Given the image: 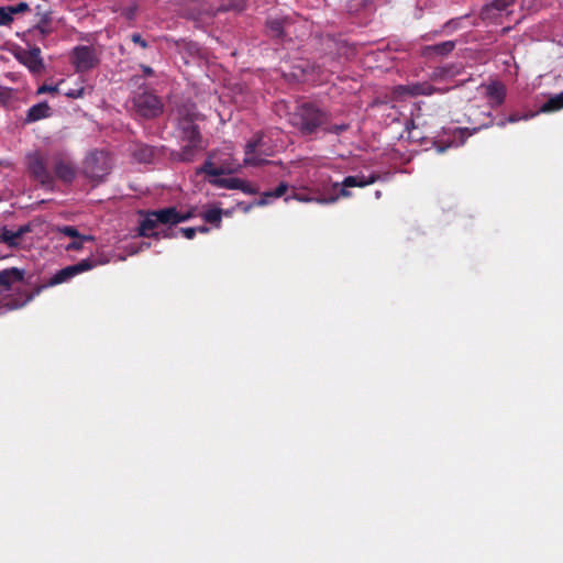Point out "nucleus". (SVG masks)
Returning <instances> with one entry per match:
<instances>
[{"instance_id": "38", "label": "nucleus", "mask_w": 563, "mask_h": 563, "mask_svg": "<svg viewBox=\"0 0 563 563\" xmlns=\"http://www.w3.org/2000/svg\"><path fill=\"white\" fill-rule=\"evenodd\" d=\"M137 15V7L129 5L122 9L121 16H123L126 21L131 22L136 19Z\"/></svg>"}, {"instance_id": "53", "label": "nucleus", "mask_w": 563, "mask_h": 563, "mask_svg": "<svg viewBox=\"0 0 563 563\" xmlns=\"http://www.w3.org/2000/svg\"><path fill=\"white\" fill-rule=\"evenodd\" d=\"M338 187H339L338 183L333 184V189H336Z\"/></svg>"}, {"instance_id": "47", "label": "nucleus", "mask_w": 563, "mask_h": 563, "mask_svg": "<svg viewBox=\"0 0 563 563\" xmlns=\"http://www.w3.org/2000/svg\"><path fill=\"white\" fill-rule=\"evenodd\" d=\"M238 189L249 195L256 194V189L245 180H243V186L239 187Z\"/></svg>"}, {"instance_id": "12", "label": "nucleus", "mask_w": 563, "mask_h": 563, "mask_svg": "<svg viewBox=\"0 0 563 563\" xmlns=\"http://www.w3.org/2000/svg\"><path fill=\"white\" fill-rule=\"evenodd\" d=\"M25 271L18 267H10L0 271V292L12 290L24 280Z\"/></svg>"}, {"instance_id": "16", "label": "nucleus", "mask_w": 563, "mask_h": 563, "mask_svg": "<svg viewBox=\"0 0 563 563\" xmlns=\"http://www.w3.org/2000/svg\"><path fill=\"white\" fill-rule=\"evenodd\" d=\"M434 91H435V89L428 82H417V84H412V85L398 86L395 89V92L398 96H409V97L429 96V95H432Z\"/></svg>"}, {"instance_id": "29", "label": "nucleus", "mask_w": 563, "mask_h": 563, "mask_svg": "<svg viewBox=\"0 0 563 563\" xmlns=\"http://www.w3.org/2000/svg\"><path fill=\"white\" fill-rule=\"evenodd\" d=\"M202 219L210 223L219 227L222 219V211L219 208H212L202 213Z\"/></svg>"}, {"instance_id": "24", "label": "nucleus", "mask_w": 563, "mask_h": 563, "mask_svg": "<svg viewBox=\"0 0 563 563\" xmlns=\"http://www.w3.org/2000/svg\"><path fill=\"white\" fill-rule=\"evenodd\" d=\"M561 109H563V91L551 96L541 107L542 112H554Z\"/></svg>"}, {"instance_id": "32", "label": "nucleus", "mask_w": 563, "mask_h": 563, "mask_svg": "<svg viewBox=\"0 0 563 563\" xmlns=\"http://www.w3.org/2000/svg\"><path fill=\"white\" fill-rule=\"evenodd\" d=\"M199 2V8L197 10V15H194V19L200 18L202 15L213 16L217 13V9L209 5L203 0H197Z\"/></svg>"}, {"instance_id": "13", "label": "nucleus", "mask_w": 563, "mask_h": 563, "mask_svg": "<svg viewBox=\"0 0 563 563\" xmlns=\"http://www.w3.org/2000/svg\"><path fill=\"white\" fill-rule=\"evenodd\" d=\"M507 96L506 86L498 80H493L485 86V97L490 107L496 108L501 106Z\"/></svg>"}, {"instance_id": "45", "label": "nucleus", "mask_w": 563, "mask_h": 563, "mask_svg": "<svg viewBox=\"0 0 563 563\" xmlns=\"http://www.w3.org/2000/svg\"><path fill=\"white\" fill-rule=\"evenodd\" d=\"M8 8L10 10V12L12 13V15L29 10V5L25 2H20L15 5H9Z\"/></svg>"}, {"instance_id": "27", "label": "nucleus", "mask_w": 563, "mask_h": 563, "mask_svg": "<svg viewBox=\"0 0 563 563\" xmlns=\"http://www.w3.org/2000/svg\"><path fill=\"white\" fill-rule=\"evenodd\" d=\"M288 190V185L286 183H280L274 190L266 191L263 194V198L260 201V205L267 203V198H279L283 197Z\"/></svg>"}, {"instance_id": "17", "label": "nucleus", "mask_w": 563, "mask_h": 563, "mask_svg": "<svg viewBox=\"0 0 563 563\" xmlns=\"http://www.w3.org/2000/svg\"><path fill=\"white\" fill-rule=\"evenodd\" d=\"M52 115V108L47 102H40L32 106L27 111L23 120L24 124H30L42 119L49 118Z\"/></svg>"}, {"instance_id": "6", "label": "nucleus", "mask_w": 563, "mask_h": 563, "mask_svg": "<svg viewBox=\"0 0 563 563\" xmlns=\"http://www.w3.org/2000/svg\"><path fill=\"white\" fill-rule=\"evenodd\" d=\"M53 169L56 178L64 183H71L76 177L74 163L60 153L53 156Z\"/></svg>"}, {"instance_id": "48", "label": "nucleus", "mask_w": 563, "mask_h": 563, "mask_svg": "<svg viewBox=\"0 0 563 563\" xmlns=\"http://www.w3.org/2000/svg\"><path fill=\"white\" fill-rule=\"evenodd\" d=\"M11 97V90L0 86V101L7 102Z\"/></svg>"}, {"instance_id": "22", "label": "nucleus", "mask_w": 563, "mask_h": 563, "mask_svg": "<svg viewBox=\"0 0 563 563\" xmlns=\"http://www.w3.org/2000/svg\"><path fill=\"white\" fill-rule=\"evenodd\" d=\"M76 276L75 269L73 265L66 266L59 269L56 274L52 276L46 286H55L68 282L73 277Z\"/></svg>"}, {"instance_id": "4", "label": "nucleus", "mask_w": 563, "mask_h": 563, "mask_svg": "<svg viewBox=\"0 0 563 563\" xmlns=\"http://www.w3.org/2000/svg\"><path fill=\"white\" fill-rule=\"evenodd\" d=\"M132 101L136 114L144 119H154L163 112V102L151 91L135 93Z\"/></svg>"}, {"instance_id": "52", "label": "nucleus", "mask_w": 563, "mask_h": 563, "mask_svg": "<svg viewBox=\"0 0 563 563\" xmlns=\"http://www.w3.org/2000/svg\"><path fill=\"white\" fill-rule=\"evenodd\" d=\"M33 297H34V295H29V296H27V298H26V300H25L24 302H27V301L32 300V299H33Z\"/></svg>"}, {"instance_id": "25", "label": "nucleus", "mask_w": 563, "mask_h": 563, "mask_svg": "<svg viewBox=\"0 0 563 563\" xmlns=\"http://www.w3.org/2000/svg\"><path fill=\"white\" fill-rule=\"evenodd\" d=\"M198 173H202V174H206L208 176H212L214 178H218L219 176L228 173L224 168L222 167H216L213 165V163L208 159L203 163V165L198 169Z\"/></svg>"}, {"instance_id": "50", "label": "nucleus", "mask_w": 563, "mask_h": 563, "mask_svg": "<svg viewBox=\"0 0 563 563\" xmlns=\"http://www.w3.org/2000/svg\"><path fill=\"white\" fill-rule=\"evenodd\" d=\"M140 67H141L142 71H143V75L145 77H151V76L154 75V70H153L152 67H150L147 65H141Z\"/></svg>"}, {"instance_id": "23", "label": "nucleus", "mask_w": 563, "mask_h": 563, "mask_svg": "<svg viewBox=\"0 0 563 563\" xmlns=\"http://www.w3.org/2000/svg\"><path fill=\"white\" fill-rule=\"evenodd\" d=\"M209 183L216 187L219 188H225V189H238L239 187L243 186V180L240 178H212L209 179Z\"/></svg>"}, {"instance_id": "19", "label": "nucleus", "mask_w": 563, "mask_h": 563, "mask_svg": "<svg viewBox=\"0 0 563 563\" xmlns=\"http://www.w3.org/2000/svg\"><path fill=\"white\" fill-rule=\"evenodd\" d=\"M109 262L106 256H90L74 264L76 275L93 269L97 266L104 265Z\"/></svg>"}, {"instance_id": "9", "label": "nucleus", "mask_w": 563, "mask_h": 563, "mask_svg": "<svg viewBox=\"0 0 563 563\" xmlns=\"http://www.w3.org/2000/svg\"><path fill=\"white\" fill-rule=\"evenodd\" d=\"M516 0H492L481 10L483 20H495L503 15H508L512 11Z\"/></svg>"}, {"instance_id": "1", "label": "nucleus", "mask_w": 563, "mask_h": 563, "mask_svg": "<svg viewBox=\"0 0 563 563\" xmlns=\"http://www.w3.org/2000/svg\"><path fill=\"white\" fill-rule=\"evenodd\" d=\"M330 113L317 104L305 102L296 107L291 114L290 122L296 126L302 135H311L323 129L330 121Z\"/></svg>"}, {"instance_id": "11", "label": "nucleus", "mask_w": 563, "mask_h": 563, "mask_svg": "<svg viewBox=\"0 0 563 563\" xmlns=\"http://www.w3.org/2000/svg\"><path fill=\"white\" fill-rule=\"evenodd\" d=\"M109 170L107 157L100 154H92L85 162V172L91 178L101 179Z\"/></svg>"}, {"instance_id": "21", "label": "nucleus", "mask_w": 563, "mask_h": 563, "mask_svg": "<svg viewBox=\"0 0 563 563\" xmlns=\"http://www.w3.org/2000/svg\"><path fill=\"white\" fill-rule=\"evenodd\" d=\"M167 212L164 214V219L169 221V227L176 225L180 222H185L194 217L192 211H187L185 213L179 212L175 207L166 208Z\"/></svg>"}, {"instance_id": "34", "label": "nucleus", "mask_w": 563, "mask_h": 563, "mask_svg": "<svg viewBox=\"0 0 563 563\" xmlns=\"http://www.w3.org/2000/svg\"><path fill=\"white\" fill-rule=\"evenodd\" d=\"M355 176H356L357 187H366L368 185L376 183L379 179V175L376 173H373L368 176H365L363 174L355 175Z\"/></svg>"}, {"instance_id": "44", "label": "nucleus", "mask_w": 563, "mask_h": 563, "mask_svg": "<svg viewBox=\"0 0 563 563\" xmlns=\"http://www.w3.org/2000/svg\"><path fill=\"white\" fill-rule=\"evenodd\" d=\"M37 95H42V93H46V92H51V93H56L58 92V85H55V86H51V85H42L37 88Z\"/></svg>"}, {"instance_id": "7", "label": "nucleus", "mask_w": 563, "mask_h": 563, "mask_svg": "<svg viewBox=\"0 0 563 563\" xmlns=\"http://www.w3.org/2000/svg\"><path fill=\"white\" fill-rule=\"evenodd\" d=\"M36 16V23L30 30V33L34 38L44 41L48 35L56 31L52 11L37 12Z\"/></svg>"}, {"instance_id": "46", "label": "nucleus", "mask_w": 563, "mask_h": 563, "mask_svg": "<svg viewBox=\"0 0 563 563\" xmlns=\"http://www.w3.org/2000/svg\"><path fill=\"white\" fill-rule=\"evenodd\" d=\"M179 232L187 239L192 240L196 236L197 229L195 228H181Z\"/></svg>"}, {"instance_id": "31", "label": "nucleus", "mask_w": 563, "mask_h": 563, "mask_svg": "<svg viewBox=\"0 0 563 563\" xmlns=\"http://www.w3.org/2000/svg\"><path fill=\"white\" fill-rule=\"evenodd\" d=\"M350 129L349 123L330 124V121L323 125V131L329 134L340 135Z\"/></svg>"}, {"instance_id": "20", "label": "nucleus", "mask_w": 563, "mask_h": 563, "mask_svg": "<svg viewBox=\"0 0 563 563\" xmlns=\"http://www.w3.org/2000/svg\"><path fill=\"white\" fill-rule=\"evenodd\" d=\"M289 199H295V200H297L299 202L316 201V202H318L320 205H329V203H334L338 200V196L314 197V196H310L307 192L292 191V195L287 197L285 200L288 201Z\"/></svg>"}, {"instance_id": "42", "label": "nucleus", "mask_w": 563, "mask_h": 563, "mask_svg": "<svg viewBox=\"0 0 563 563\" xmlns=\"http://www.w3.org/2000/svg\"><path fill=\"white\" fill-rule=\"evenodd\" d=\"M130 38H131V42H133L134 44L139 45L143 49L148 47L147 41L144 40L140 33L131 34Z\"/></svg>"}, {"instance_id": "49", "label": "nucleus", "mask_w": 563, "mask_h": 563, "mask_svg": "<svg viewBox=\"0 0 563 563\" xmlns=\"http://www.w3.org/2000/svg\"><path fill=\"white\" fill-rule=\"evenodd\" d=\"M31 224L21 225L16 231L20 238H22L25 233L31 232Z\"/></svg>"}, {"instance_id": "37", "label": "nucleus", "mask_w": 563, "mask_h": 563, "mask_svg": "<svg viewBox=\"0 0 563 563\" xmlns=\"http://www.w3.org/2000/svg\"><path fill=\"white\" fill-rule=\"evenodd\" d=\"M154 156V151L152 147L150 146H144V147H141L137 152H136V157L140 159V161H143V162H150Z\"/></svg>"}, {"instance_id": "30", "label": "nucleus", "mask_w": 563, "mask_h": 563, "mask_svg": "<svg viewBox=\"0 0 563 563\" xmlns=\"http://www.w3.org/2000/svg\"><path fill=\"white\" fill-rule=\"evenodd\" d=\"M341 185H342V187L340 188L339 192L335 195V196H338V199L340 197H350L351 192L347 190V188L357 187L356 176H346L343 179Z\"/></svg>"}, {"instance_id": "14", "label": "nucleus", "mask_w": 563, "mask_h": 563, "mask_svg": "<svg viewBox=\"0 0 563 563\" xmlns=\"http://www.w3.org/2000/svg\"><path fill=\"white\" fill-rule=\"evenodd\" d=\"M19 58L32 74H41L44 70V63L38 47L22 53Z\"/></svg>"}, {"instance_id": "2", "label": "nucleus", "mask_w": 563, "mask_h": 563, "mask_svg": "<svg viewBox=\"0 0 563 563\" xmlns=\"http://www.w3.org/2000/svg\"><path fill=\"white\" fill-rule=\"evenodd\" d=\"M197 118L196 113H186L179 119L181 139L187 142L179 153V158L183 162H191L196 153L203 148L199 126L195 124Z\"/></svg>"}, {"instance_id": "33", "label": "nucleus", "mask_w": 563, "mask_h": 563, "mask_svg": "<svg viewBox=\"0 0 563 563\" xmlns=\"http://www.w3.org/2000/svg\"><path fill=\"white\" fill-rule=\"evenodd\" d=\"M467 16H460V18H455V19H451L449 20L444 25H443V31L445 34H451L453 33L454 31H456L457 29L461 27V24L462 22L466 19Z\"/></svg>"}, {"instance_id": "26", "label": "nucleus", "mask_w": 563, "mask_h": 563, "mask_svg": "<svg viewBox=\"0 0 563 563\" xmlns=\"http://www.w3.org/2000/svg\"><path fill=\"white\" fill-rule=\"evenodd\" d=\"M57 231L66 236H69L71 239H84V240H95L93 235H85L80 234L76 227L73 225H63L58 227Z\"/></svg>"}, {"instance_id": "18", "label": "nucleus", "mask_w": 563, "mask_h": 563, "mask_svg": "<svg viewBox=\"0 0 563 563\" xmlns=\"http://www.w3.org/2000/svg\"><path fill=\"white\" fill-rule=\"evenodd\" d=\"M455 48L454 41H445L434 45H428L422 48V56L430 58L433 56H446Z\"/></svg>"}, {"instance_id": "39", "label": "nucleus", "mask_w": 563, "mask_h": 563, "mask_svg": "<svg viewBox=\"0 0 563 563\" xmlns=\"http://www.w3.org/2000/svg\"><path fill=\"white\" fill-rule=\"evenodd\" d=\"M13 15L8 7H0V25H8L12 22Z\"/></svg>"}, {"instance_id": "10", "label": "nucleus", "mask_w": 563, "mask_h": 563, "mask_svg": "<svg viewBox=\"0 0 563 563\" xmlns=\"http://www.w3.org/2000/svg\"><path fill=\"white\" fill-rule=\"evenodd\" d=\"M29 169L31 175L43 186H51L54 183V176L41 155L35 154L30 158Z\"/></svg>"}, {"instance_id": "5", "label": "nucleus", "mask_w": 563, "mask_h": 563, "mask_svg": "<svg viewBox=\"0 0 563 563\" xmlns=\"http://www.w3.org/2000/svg\"><path fill=\"white\" fill-rule=\"evenodd\" d=\"M71 64L77 73H87L99 64V59L93 47L79 45L71 52Z\"/></svg>"}, {"instance_id": "43", "label": "nucleus", "mask_w": 563, "mask_h": 563, "mask_svg": "<svg viewBox=\"0 0 563 563\" xmlns=\"http://www.w3.org/2000/svg\"><path fill=\"white\" fill-rule=\"evenodd\" d=\"M84 95H85V88L84 87H79V88H76V89H69L68 91L65 92V96L70 98V99L82 98Z\"/></svg>"}, {"instance_id": "28", "label": "nucleus", "mask_w": 563, "mask_h": 563, "mask_svg": "<svg viewBox=\"0 0 563 563\" xmlns=\"http://www.w3.org/2000/svg\"><path fill=\"white\" fill-rule=\"evenodd\" d=\"M1 241L7 243L10 247L19 246V240L21 239L18 234V231H12L8 229H3L0 234Z\"/></svg>"}, {"instance_id": "8", "label": "nucleus", "mask_w": 563, "mask_h": 563, "mask_svg": "<svg viewBox=\"0 0 563 563\" xmlns=\"http://www.w3.org/2000/svg\"><path fill=\"white\" fill-rule=\"evenodd\" d=\"M292 26L294 22L289 16L268 19L266 22L268 35L273 38H278L282 41L291 38Z\"/></svg>"}, {"instance_id": "36", "label": "nucleus", "mask_w": 563, "mask_h": 563, "mask_svg": "<svg viewBox=\"0 0 563 563\" xmlns=\"http://www.w3.org/2000/svg\"><path fill=\"white\" fill-rule=\"evenodd\" d=\"M533 117V114H523V115H520L518 113H512L510 115H508L505 120H501L500 122L497 123L498 126L503 128L506 125V123H516L520 120H527L529 118Z\"/></svg>"}, {"instance_id": "40", "label": "nucleus", "mask_w": 563, "mask_h": 563, "mask_svg": "<svg viewBox=\"0 0 563 563\" xmlns=\"http://www.w3.org/2000/svg\"><path fill=\"white\" fill-rule=\"evenodd\" d=\"M93 240L75 239L65 246L66 251H80L84 247L85 242H92Z\"/></svg>"}, {"instance_id": "41", "label": "nucleus", "mask_w": 563, "mask_h": 563, "mask_svg": "<svg viewBox=\"0 0 563 563\" xmlns=\"http://www.w3.org/2000/svg\"><path fill=\"white\" fill-rule=\"evenodd\" d=\"M521 8L528 11L537 10L541 5V0H521Z\"/></svg>"}, {"instance_id": "3", "label": "nucleus", "mask_w": 563, "mask_h": 563, "mask_svg": "<svg viewBox=\"0 0 563 563\" xmlns=\"http://www.w3.org/2000/svg\"><path fill=\"white\" fill-rule=\"evenodd\" d=\"M165 212H167L166 208L147 211L145 213L144 219L141 220L140 222L139 235L144 238H155L156 240H158L159 238H176L177 233L172 231L170 229L155 231L158 224L169 225V221H167V219H164Z\"/></svg>"}, {"instance_id": "51", "label": "nucleus", "mask_w": 563, "mask_h": 563, "mask_svg": "<svg viewBox=\"0 0 563 563\" xmlns=\"http://www.w3.org/2000/svg\"><path fill=\"white\" fill-rule=\"evenodd\" d=\"M196 229H197V232H200V233L209 232V228L206 225L197 227Z\"/></svg>"}, {"instance_id": "35", "label": "nucleus", "mask_w": 563, "mask_h": 563, "mask_svg": "<svg viewBox=\"0 0 563 563\" xmlns=\"http://www.w3.org/2000/svg\"><path fill=\"white\" fill-rule=\"evenodd\" d=\"M245 7L244 0H229L228 4H222L221 7L217 8L218 11H227V10H235V11H242Z\"/></svg>"}, {"instance_id": "15", "label": "nucleus", "mask_w": 563, "mask_h": 563, "mask_svg": "<svg viewBox=\"0 0 563 563\" xmlns=\"http://www.w3.org/2000/svg\"><path fill=\"white\" fill-rule=\"evenodd\" d=\"M263 137L257 135L254 140L247 142L245 145V157L244 164L251 166H261L263 164L268 163V161L261 157V154L257 152V147L261 145Z\"/></svg>"}]
</instances>
